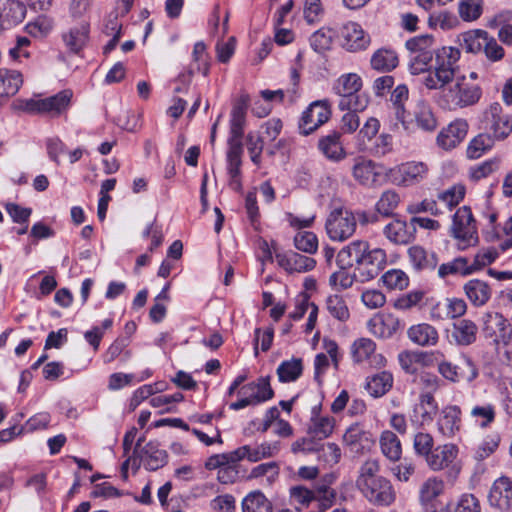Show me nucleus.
I'll use <instances>...</instances> for the list:
<instances>
[{"instance_id":"1","label":"nucleus","mask_w":512,"mask_h":512,"mask_svg":"<svg viewBox=\"0 0 512 512\" xmlns=\"http://www.w3.org/2000/svg\"><path fill=\"white\" fill-rule=\"evenodd\" d=\"M356 487L374 506H390L396 499L394 487L389 479L380 475V464L376 459H367L360 466Z\"/></svg>"},{"instance_id":"2","label":"nucleus","mask_w":512,"mask_h":512,"mask_svg":"<svg viewBox=\"0 0 512 512\" xmlns=\"http://www.w3.org/2000/svg\"><path fill=\"white\" fill-rule=\"evenodd\" d=\"M460 55V50L451 46L435 50L434 63H430L423 84L430 90H439L450 83L458 70Z\"/></svg>"},{"instance_id":"3","label":"nucleus","mask_w":512,"mask_h":512,"mask_svg":"<svg viewBox=\"0 0 512 512\" xmlns=\"http://www.w3.org/2000/svg\"><path fill=\"white\" fill-rule=\"evenodd\" d=\"M435 39L431 34L412 37L405 43L410 53L409 70L411 74L418 75L430 69L434 51Z\"/></svg>"},{"instance_id":"4","label":"nucleus","mask_w":512,"mask_h":512,"mask_svg":"<svg viewBox=\"0 0 512 512\" xmlns=\"http://www.w3.org/2000/svg\"><path fill=\"white\" fill-rule=\"evenodd\" d=\"M290 501L297 510L308 508L312 502L317 501L322 511L330 508L336 498L334 489L320 485L314 490L308 489L303 485L292 486L289 490Z\"/></svg>"},{"instance_id":"5","label":"nucleus","mask_w":512,"mask_h":512,"mask_svg":"<svg viewBox=\"0 0 512 512\" xmlns=\"http://www.w3.org/2000/svg\"><path fill=\"white\" fill-rule=\"evenodd\" d=\"M451 234L459 241L461 249L477 243V227L470 207L462 206L456 211L453 216Z\"/></svg>"},{"instance_id":"6","label":"nucleus","mask_w":512,"mask_h":512,"mask_svg":"<svg viewBox=\"0 0 512 512\" xmlns=\"http://www.w3.org/2000/svg\"><path fill=\"white\" fill-rule=\"evenodd\" d=\"M325 227L331 240L342 242L355 233L357 220L351 211L335 209L329 214Z\"/></svg>"},{"instance_id":"7","label":"nucleus","mask_w":512,"mask_h":512,"mask_svg":"<svg viewBox=\"0 0 512 512\" xmlns=\"http://www.w3.org/2000/svg\"><path fill=\"white\" fill-rule=\"evenodd\" d=\"M482 123L488 134L498 141L506 139L512 132V117L498 102L490 104L484 111Z\"/></svg>"},{"instance_id":"8","label":"nucleus","mask_w":512,"mask_h":512,"mask_svg":"<svg viewBox=\"0 0 512 512\" xmlns=\"http://www.w3.org/2000/svg\"><path fill=\"white\" fill-rule=\"evenodd\" d=\"M482 333L496 346H506L512 340V325L498 312H488L483 316Z\"/></svg>"},{"instance_id":"9","label":"nucleus","mask_w":512,"mask_h":512,"mask_svg":"<svg viewBox=\"0 0 512 512\" xmlns=\"http://www.w3.org/2000/svg\"><path fill=\"white\" fill-rule=\"evenodd\" d=\"M331 117V106L328 100H316L312 102L298 123L299 133L303 136L310 135Z\"/></svg>"},{"instance_id":"10","label":"nucleus","mask_w":512,"mask_h":512,"mask_svg":"<svg viewBox=\"0 0 512 512\" xmlns=\"http://www.w3.org/2000/svg\"><path fill=\"white\" fill-rule=\"evenodd\" d=\"M429 167L421 161L402 163L389 171L392 182L399 186H411L427 178Z\"/></svg>"},{"instance_id":"11","label":"nucleus","mask_w":512,"mask_h":512,"mask_svg":"<svg viewBox=\"0 0 512 512\" xmlns=\"http://www.w3.org/2000/svg\"><path fill=\"white\" fill-rule=\"evenodd\" d=\"M438 372L451 382H472L478 377V369L469 357H462L458 364L449 361H441L438 364Z\"/></svg>"},{"instance_id":"12","label":"nucleus","mask_w":512,"mask_h":512,"mask_svg":"<svg viewBox=\"0 0 512 512\" xmlns=\"http://www.w3.org/2000/svg\"><path fill=\"white\" fill-rule=\"evenodd\" d=\"M387 264V254L381 248H375L364 252L359 265L355 268L361 282H367L376 278Z\"/></svg>"},{"instance_id":"13","label":"nucleus","mask_w":512,"mask_h":512,"mask_svg":"<svg viewBox=\"0 0 512 512\" xmlns=\"http://www.w3.org/2000/svg\"><path fill=\"white\" fill-rule=\"evenodd\" d=\"M481 95V88L476 84L467 82L464 76L458 78L448 92V97L454 108L472 106L480 100Z\"/></svg>"},{"instance_id":"14","label":"nucleus","mask_w":512,"mask_h":512,"mask_svg":"<svg viewBox=\"0 0 512 512\" xmlns=\"http://www.w3.org/2000/svg\"><path fill=\"white\" fill-rule=\"evenodd\" d=\"M488 502L501 512L512 511V479L508 476L497 478L490 488Z\"/></svg>"},{"instance_id":"15","label":"nucleus","mask_w":512,"mask_h":512,"mask_svg":"<svg viewBox=\"0 0 512 512\" xmlns=\"http://www.w3.org/2000/svg\"><path fill=\"white\" fill-rule=\"evenodd\" d=\"M458 452L459 450L454 444L439 445L430 452L425 461L433 471H441L451 467L453 471L459 473L460 468L454 464Z\"/></svg>"},{"instance_id":"16","label":"nucleus","mask_w":512,"mask_h":512,"mask_svg":"<svg viewBox=\"0 0 512 512\" xmlns=\"http://www.w3.org/2000/svg\"><path fill=\"white\" fill-rule=\"evenodd\" d=\"M317 148L327 160L334 163L341 162L347 156L342 141V132L338 130H331L322 135L318 139Z\"/></svg>"},{"instance_id":"17","label":"nucleus","mask_w":512,"mask_h":512,"mask_svg":"<svg viewBox=\"0 0 512 512\" xmlns=\"http://www.w3.org/2000/svg\"><path fill=\"white\" fill-rule=\"evenodd\" d=\"M468 123L464 119H456L442 128L436 138L438 147L445 151L456 148L468 133Z\"/></svg>"},{"instance_id":"18","label":"nucleus","mask_w":512,"mask_h":512,"mask_svg":"<svg viewBox=\"0 0 512 512\" xmlns=\"http://www.w3.org/2000/svg\"><path fill=\"white\" fill-rule=\"evenodd\" d=\"M461 415L462 411L459 406L452 404L444 406L437 419L438 432L446 438L455 437L462 427Z\"/></svg>"},{"instance_id":"19","label":"nucleus","mask_w":512,"mask_h":512,"mask_svg":"<svg viewBox=\"0 0 512 512\" xmlns=\"http://www.w3.org/2000/svg\"><path fill=\"white\" fill-rule=\"evenodd\" d=\"M417 229L411 221L394 219L383 228L386 239L394 245H408L416 239Z\"/></svg>"},{"instance_id":"20","label":"nucleus","mask_w":512,"mask_h":512,"mask_svg":"<svg viewBox=\"0 0 512 512\" xmlns=\"http://www.w3.org/2000/svg\"><path fill=\"white\" fill-rule=\"evenodd\" d=\"M342 46L347 51L365 50L371 42L370 36L356 22H348L341 28Z\"/></svg>"},{"instance_id":"21","label":"nucleus","mask_w":512,"mask_h":512,"mask_svg":"<svg viewBox=\"0 0 512 512\" xmlns=\"http://www.w3.org/2000/svg\"><path fill=\"white\" fill-rule=\"evenodd\" d=\"M407 338L419 347H435L440 341V335L435 326L422 322L411 325L407 329Z\"/></svg>"},{"instance_id":"22","label":"nucleus","mask_w":512,"mask_h":512,"mask_svg":"<svg viewBox=\"0 0 512 512\" xmlns=\"http://www.w3.org/2000/svg\"><path fill=\"white\" fill-rule=\"evenodd\" d=\"M400 326L399 318L391 313L376 314L367 323L369 331L382 339L391 338L400 329Z\"/></svg>"},{"instance_id":"23","label":"nucleus","mask_w":512,"mask_h":512,"mask_svg":"<svg viewBox=\"0 0 512 512\" xmlns=\"http://www.w3.org/2000/svg\"><path fill=\"white\" fill-rule=\"evenodd\" d=\"M276 260L279 266L289 273H305L311 271L316 265L312 257L293 251L277 253Z\"/></svg>"},{"instance_id":"24","label":"nucleus","mask_w":512,"mask_h":512,"mask_svg":"<svg viewBox=\"0 0 512 512\" xmlns=\"http://www.w3.org/2000/svg\"><path fill=\"white\" fill-rule=\"evenodd\" d=\"M444 489V481L436 476L423 482L419 490V500L426 512H436L434 500L443 494Z\"/></svg>"},{"instance_id":"25","label":"nucleus","mask_w":512,"mask_h":512,"mask_svg":"<svg viewBox=\"0 0 512 512\" xmlns=\"http://www.w3.org/2000/svg\"><path fill=\"white\" fill-rule=\"evenodd\" d=\"M24 83L23 74L15 69L0 68V102L15 96Z\"/></svg>"},{"instance_id":"26","label":"nucleus","mask_w":512,"mask_h":512,"mask_svg":"<svg viewBox=\"0 0 512 512\" xmlns=\"http://www.w3.org/2000/svg\"><path fill=\"white\" fill-rule=\"evenodd\" d=\"M369 248V244L363 240H356L343 247L337 254L336 263L339 268H350L359 265L364 252Z\"/></svg>"},{"instance_id":"27","label":"nucleus","mask_w":512,"mask_h":512,"mask_svg":"<svg viewBox=\"0 0 512 512\" xmlns=\"http://www.w3.org/2000/svg\"><path fill=\"white\" fill-rule=\"evenodd\" d=\"M239 394L246 396L256 405L271 399L274 392L270 386L269 377H260L256 382L243 385L239 390Z\"/></svg>"},{"instance_id":"28","label":"nucleus","mask_w":512,"mask_h":512,"mask_svg":"<svg viewBox=\"0 0 512 512\" xmlns=\"http://www.w3.org/2000/svg\"><path fill=\"white\" fill-rule=\"evenodd\" d=\"M249 104V96L241 94L231 110L229 137L243 138L246 124V113Z\"/></svg>"},{"instance_id":"29","label":"nucleus","mask_w":512,"mask_h":512,"mask_svg":"<svg viewBox=\"0 0 512 512\" xmlns=\"http://www.w3.org/2000/svg\"><path fill=\"white\" fill-rule=\"evenodd\" d=\"M463 291L470 303L475 307L484 306L491 298V286L484 280L471 279L463 286Z\"/></svg>"},{"instance_id":"30","label":"nucleus","mask_w":512,"mask_h":512,"mask_svg":"<svg viewBox=\"0 0 512 512\" xmlns=\"http://www.w3.org/2000/svg\"><path fill=\"white\" fill-rule=\"evenodd\" d=\"M140 458L147 470L155 471L166 465L168 454L157 442L150 441L141 448Z\"/></svg>"},{"instance_id":"31","label":"nucleus","mask_w":512,"mask_h":512,"mask_svg":"<svg viewBox=\"0 0 512 512\" xmlns=\"http://www.w3.org/2000/svg\"><path fill=\"white\" fill-rule=\"evenodd\" d=\"M352 174L361 185L372 187L377 184L380 172L371 160L359 159L352 168Z\"/></svg>"},{"instance_id":"32","label":"nucleus","mask_w":512,"mask_h":512,"mask_svg":"<svg viewBox=\"0 0 512 512\" xmlns=\"http://www.w3.org/2000/svg\"><path fill=\"white\" fill-rule=\"evenodd\" d=\"M478 327L469 319H461L453 324L452 338L460 346L473 344L477 339Z\"/></svg>"},{"instance_id":"33","label":"nucleus","mask_w":512,"mask_h":512,"mask_svg":"<svg viewBox=\"0 0 512 512\" xmlns=\"http://www.w3.org/2000/svg\"><path fill=\"white\" fill-rule=\"evenodd\" d=\"M370 64L376 71L390 72L398 66L399 58L395 50L383 47L372 54Z\"/></svg>"},{"instance_id":"34","label":"nucleus","mask_w":512,"mask_h":512,"mask_svg":"<svg viewBox=\"0 0 512 512\" xmlns=\"http://www.w3.org/2000/svg\"><path fill=\"white\" fill-rule=\"evenodd\" d=\"M393 385V376L388 371L378 372L366 380L365 388L372 397L385 395Z\"/></svg>"},{"instance_id":"35","label":"nucleus","mask_w":512,"mask_h":512,"mask_svg":"<svg viewBox=\"0 0 512 512\" xmlns=\"http://www.w3.org/2000/svg\"><path fill=\"white\" fill-rule=\"evenodd\" d=\"M317 411L318 407H314L312 410L314 416L311 418L308 427V434H310L313 438L321 440L329 437L332 434L335 421L333 418L328 416H319Z\"/></svg>"},{"instance_id":"36","label":"nucleus","mask_w":512,"mask_h":512,"mask_svg":"<svg viewBox=\"0 0 512 512\" xmlns=\"http://www.w3.org/2000/svg\"><path fill=\"white\" fill-rule=\"evenodd\" d=\"M416 126L425 131L433 132L437 128V120L431 106L425 101H419L413 111Z\"/></svg>"},{"instance_id":"37","label":"nucleus","mask_w":512,"mask_h":512,"mask_svg":"<svg viewBox=\"0 0 512 512\" xmlns=\"http://www.w3.org/2000/svg\"><path fill=\"white\" fill-rule=\"evenodd\" d=\"M73 93L70 89H65L53 95L43 99V111L52 116H59L65 112L71 102Z\"/></svg>"},{"instance_id":"38","label":"nucleus","mask_w":512,"mask_h":512,"mask_svg":"<svg viewBox=\"0 0 512 512\" xmlns=\"http://www.w3.org/2000/svg\"><path fill=\"white\" fill-rule=\"evenodd\" d=\"M408 256L417 270H433L436 268L438 259L435 253L426 251L419 245H414L408 249Z\"/></svg>"},{"instance_id":"39","label":"nucleus","mask_w":512,"mask_h":512,"mask_svg":"<svg viewBox=\"0 0 512 512\" xmlns=\"http://www.w3.org/2000/svg\"><path fill=\"white\" fill-rule=\"evenodd\" d=\"M380 448L385 457L391 461H398L401 458L402 447L397 435L390 430H385L380 436Z\"/></svg>"},{"instance_id":"40","label":"nucleus","mask_w":512,"mask_h":512,"mask_svg":"<svg viewBox=\"0 0 512 512\" xmlns=\"http://www.w3.org/2000/svg\"><path fill=\"white\" fill-rule=\"evenodd\" d=\"M26 16V6L19 0H7L3 6V24L12 27L20 24Z\"/></svg>"},{"instance_id":"41","label":"nucleus","mask_w":512,"mask_h":512,"mask_svg":"<svg viewBox=\"0 0 512 512\" xmlns=\"http://www.w3.org/2000/svg\"><path fill=\"white\" fill-rule=\"evenodd\" d=\"M121 29H122V24L118 19V15L116 13L109 14L104 22L103 33L107 36H112V38L104 46V48H103L104 54H109L111 51H113L116 48V46L119 42V39L121 37Z\"/></svg>"},{"instance_id":"42","label":"nucleus","mask_w":512,"mask_h":512,"mask_svg":"<svg viewBox=\"0 0 512 512\" xmlns=\"http://www.w3.org/2000/svg\"><path fill=\"white\" fill-rule=\"evenodd\" d=\"M362 87V80L356 73H348L340 76L334 83L333 90L340 96H349L350 94L359 92Z\"/></svg>"},{"instance_id":"43","label":"nucleus","mask_w":512,"mask_h":512,"mask_svg":"<svg viewBox=\"0 0 512 512\" xmlns=\"http://www.w3.org/2000/svg\"><path fill=\"white\" fill-rule=\"evenodd\" d=\"M209 57L206 45L203 42L195 43L192 52V64L189 68V77L195 73H202L204 76L209 72Z\"/></svg>"},{"instance_id":"44","label":"nucleus","mask_w":512,"mask_h":512,"mask_svg":"<svg viewBox=\"0 0 512 512\" xmlns=\"http://www.w3.org/2000/svg\"><path fill=\"white\" fill-rule=\"evenodd\" d=\"M495 139L488 133H480L468 144L466 155L469 159H478L489 151L494 145Z\"/></svg>"},{"instance_id":"45","label":"nucleus","mask_w":512,"mask_h":512,"mask_svg":"<svg viewBox=\"0 0 512 512\" xmlns=\"http://www.w3.org/2000/svg\"><path fill=\"white\" fill-rule=\"evenodd\" d=\"M89 27L87 24L71 28L68 33L63 35V41L69 50L78 53L86 44L88 39Z\"/></svg>"},{"instance_id":"46","label":"nucleus","mask_w":512,"mask_h":512,"mask_svg":"<svg viewBox=\"0 0 512 512\" xmlns=\"http://www.w3.org/2000/svg\"><path fill=\"white\" fill-rule=\"evenodd\" d=\"M272 503L261 491L250 492L242 501L243 512H272Z\"/></svg>"},{"instance_id":"47","label":"nucleus","mask_w":512,"mask_h":512,"mask_svg":"<svg viewBox=\"0 0 512 512\" xmlns=\"http://www.w3.org/2000/svg\"><path fill=\"white\" fill-rule=\"evenodd\" d=\"M470 416L480 427L486 428L495 421L496 407L492 403L476 404L471 408Z\"/></svg>"},{"instance_id":"48","label":"nucleus","mask_w":512,"mask_h":512,"mask_svg":"<svg viewBox=\"0 0 512 512\" xmlns=\"http://www.w3.org/2000/svg\"><path fill=\"white\" fill-rule=\"evenodd\" d=\"M489 34L484 30H473L463 34V42L461 46L466 52L480 53L483 51L484 43L486 42Z\"/></svg>"},{"instance_id":"49","label":"nucleus","mask_w":512,"mask_h":512,"mask_svg":"<svg viewBox=\"0 0 512 512\" xmlns=\"http://www.w3.org/2000/svg\"><path fill=\"white\" fill-rule=\"evenodd\" d=\"M328 313L340 322H346L350 318V312L346 301L340 295H329L326 299Z\"/></svg>"},{"instance_id":"50","label":"nucleus","mask_w":512,"mask_h":512,"mask_svg":"<svg viewBox=\"0 0 512 512\" xmlns=\"http://www.w3.org/2000/svg\"><path fill=\"white\" fill-rule=\"evenodd\" d=\"M470 275L472 274L468 260L465 257H457L450 262L443 263L438 268V276L446 278L449 275Z\"/></svg>"},{"instance_id":"51","label":"nucleus","mask_w":512,"mask_h":512,"mask_svg":"<svg viewBox=\"0 0 512 512\" xmlns=\"http://www.w3.org/2000/svg\"><path fill=\"white\" fill-rule=\"evenodd\" d=\"M303 366L301 359L283 361L277 368V375L280 382H292L302 374Z\"/></svg>"},{"instance_id":"52","label":"nucleus","mask_w":512,"mask_h":512,"mask_svg":"<svg viewBox=\"0 0 512 512\" xmlns=\"http://www.w3.org/2000/svg\"><path fill=\"white\" fill-rule=\"evenodd\" d=\"M499 164L498 158H491L471 166L468 171L469 179L474 182L485 179L499 169Z\"/></svg>"},{"instance_id":"53","label":"nucleus","mask_w":512,"mask_h":512,"mask_svg":"<svg viewBox=\"0 0 512 512\" xmlns=\"http://www.w3.org/2000/svg\"><path fill=\"white\" fill-rule=\"evenodd\" d=\"M370 440V434L359 424L351 425L343 435L344 443L356 451H358V446H363V443L370 442Z\"/></svg>"},{"instance_id":"54","label":"nucleus","mask_w":512,"mask_h":512,"mask_svg":"<svg viewBox=\"0 0 512 512\" xmlns=\"http://www.w3.org/2000/svg\"><path fill=\"white\" fill-rule=\"evenodd\" d=\"M400 202L399 194L394 190L384 191L376 203V210L383 216H392Z\"/></svg>"},{"instance_id":"55","label":"nucleus","mask_w":512,"mask_h":512,"mask_svg":"<svg viewBox=\"0 0 512 512\" xmlns=\"http://www.w3.org/2000/svg\"><path fill=\"white\" fill-rule=\"evenodd\" d=\"M334 35L330 28L322 27L311 35L310 46L315 52H325L330 49Z\"/></svg>"},{"instance_id":"56","label":"nucleus","mask_w":512,"mask_h":512,"mask_svg":"<svg viewBox=\"0 0 512 512\" xmlns=\"http://www.w3.org/2000/svg\"><path fill=\"white\" fill-rule=\"evenodd\" d=\"M381 280L388 289L390 290H403L409 285L408 275L400 269H391L386 271Z\"/></svg>"},{"instance_id":"57","label":"nucleus","mask_w":512,"mask_h":512,"mask_svg":"<svg viewBox=\"0 0 512 512\" xmlns=\"http://www.w3.org/2000/svg\"><path fill=\"white\" fill-rule=\"evenodd\" d=\"M419 407L423 423H430L438 413V403L431 392H423L419 396Z\"/></svg>"},{"instance_id":"58","label":"nucleus","mask_w":512,"mask_h":512,"mask_svg":"<svg viewBox=\"0 0 512 512\" xmlns=\"http://www.w3.org/2000/svg\"><path fill=\"white\" fill-rule=\"evenodd\" d=\"M369 100L363 95L359 94V92L350 94L349 96H344L340 98L338 106L340 110L346 111H354L355 113L364 111L368 106Z\"/></svg>"},{"instance_id":"59","label":"nucleus","mask_w":512,"mask_h":512,"mask_svg":"<svg viewBox=\"0 0 512 512\" xmlns=\"http://www.w3.org/2000/svg\"><path fill=\"white\" fill-rule=\"evenodd\" d=\"M376 349L375 343L369 338H360L353 343L352 355L355 362L360 363L370 358Z\"/></svg>"},{"instance_id":"60","label":"nucleus","mask_w":512,"mask_h":512,"mask_svg":"<svg viewBox=\"0 0 512 512\" xmlns=\"http://www.w3.org/2000/svg\"><path fill=\"white\" fill-rule=\"evenodd\" d=\"M246 146L251 161L259 167L261 164V154L264 148L263 138L256 132H249L246 136Z\"/></svg>"},{"instance_id":"61","label":"nucleus","mask_w":512,"mask_h":512,"mask_svg":"<svg viewBox=\"0 0 512 512\" xmlns=\"http://www.w3.org/2000/svg\"><path fill=\"white\" fill-rule=\"evenodd\" d=\"M434 439L430 433L418 432L413 439V448L418 456L426 458L434 449Z\"/></svg>"},{"instance_id":"62","label":"nucleus","mask_w":512,"mask_h":512,"mask_svg":"<svg viewBox=\"0 0 512 512\" xmlns=\"http://www.w3.org/2000/svg\"><path fill=\"white\" fill-rule=\"evenodd\" d=\"M295 247L305 253L313 254L318 248V239L312 232H301L294 237Z\"/></svg>"},{"instance_id":"63","label":"nucleus","mask_w":512,"mask_h":512,"mask_svg":"<svg viewBox=\"0 0 512 512\" xmlns=\"http://www.w3.org/2000/svg\"><path fill=\"white\" fill-rule=\"evenodd\" d=\"M459 13L465 21L478 19L482 13V0H462L459 5Z\"/></svg>"},{"instance_id":"64","label":"nucleus","mask_w":512,"mask_h":512,"mask_svg":"<svg viewBox=\"0 0 512 512\" xmlns=\"http://www.w3.org/2000/svg\"><path fill=\"white\" fill-rule=\"evenodd\" d=\"M455 512H481L480 501L474 494L464 493L456 503Z\"/></svg>"}]
</instances>
